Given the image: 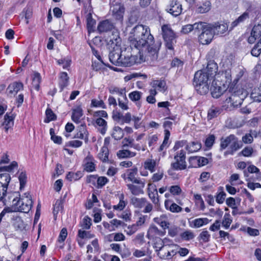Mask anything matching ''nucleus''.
Here are the masks:
<instances>
[{
    "label": "nucleus",
    "mask_w": 261,
    "mask_h": 261,
    "mask_svg": "<svg viewBox=\"0 0 261 261\" xmlns=\"http://www.w3.org/2000/svg\"><path fill=\"white\" fill-rule=\"evenodd\" d=\"M87 28L89 33L94 31L95 25L96 24L95 20L92 18L91 13L87 14L86 16Z\"/></svg>",
    "instance_id": "4c0bfd02"
},
{
    "label": "nucleus",
    "mask_w": 261,
    "mask_h": 261,
    "mask_svg": "<svg viewBox=\"0 0 261 261\" xmlns=\"http://www.w3.org/2000/svg\"><path fill=\"white\" fill-rule=\"evenodd\" d=\"M88 132L86 128L85 124H81L78 127V132L74 135V138H78L83 139L85 141V143H88Z\"/></svg>",
    "instance_id": "412c9836"
},
{
    "label": "nucleus",
    "mask_w": 261,
    "mask_h": 261,
    "mask_svg": "<svg viewBox=\"0 0 261 261\" xmlns=\"http://www.w3.org/2000/svg\"><path fill=\"white\" fill-rule=\"evenodd\" d=\"M77 237L81 239H91L94 237V235L90 233L89 231L79 229L78 231Z\"/></svg>",
    "instance_id": "5fc2aeb1"
},
{
    "label": "nucleus",
    "mask_w": 261,
    "mask_h": 261,
    "mask_svg": "<svg viewBox=\"0 0 261 261\" xmlns=\"http://www.w3.org/2000/svg\"><path fill=\"white\" fill-rule=\"evenodd\" d=\"M218 77H220V80L226 81V82L231 81V72L229 69L226 70L225 71L219 72L217 75Z\"/></svg>",
    "instance_id": "a18cd8bd"
},
{
    "label": "nucleus",
    "mask_w": 261,
    "mask_h": 261,
    "mask_svg": "<svg viewBox=\"0 0 261 261\" xmlns=\"http://www.w3.org/2000/svg\"><path fill=\"white\" fill-rule=\"evenodd\" d=\"M248 172L251 173H256V179L257 180H261V173H259V170L256 166L254 165H250L247 168Z\"/></svg>",
    "instance_id": "bf43d9fd"
},
{
    "label": "nucleus",
    "mask_w": 261,
    "mask_h": 261,
    "mask_svg": "<svg viewBox=\"0 0 261 261\" xmlns=\"http://www.w3.org/2000/svg\"><path fill=\"white\" fill-rule=\"evenodd\" d=\"M261 53V38L251 50V54L254 57H258Z\"/></svg>",
    "instance_id": "13d9d810"
},
{
    "label": "nucleus",
    "mask_w": 261,
    "mask_h": 261,
    "mask_svg": "<svg viewBox=\"0 0 261 261\" xmlns=\"http://www.w3.org/2000/svg\"><path fill=\"white\" fill-rule=\"evenodd\" d=\"M250 97L254 101H261V83L259 86H256L252 90Z\"/></svg>",
    "instance_id": "c85d7f7f"
},
{
    "label": "nucleus",
    "mask_w": 261,
    "mask_h": 261,
    "mask_svg": "<svg viewBox=\"0 0 261 261\" xmlns=\"http://www.w3.org/2000/svg\"><path fill=\"white\" fill-rule=\"evenodd\" d=\"M138 229V226L136 224L129 225L125 230L127 234L131 236L135 233Z\"/></svg>",
    "instance_id": "338daca9"
},
{
    "label": "nucleus",
    "mask_w": 261,
    "mask_h": 261,
    "mask_svg": "<svg viewBox=\"0 0 261 261\" xmlns=\"http://www.w3.org/2000/svg\"><path fill=\"white\" fill-rule=\"evenodd\" d=\"M201 148V143L198 141H193L187 144L186 149L189 152H194L198 151Z\"/></svg>",
    "instance_id": "473e14b6"
},
{
    "label": "nucleus",
    "mask_w": 261,
    "mask_h": 261,
    "mask_svg": "<svg viewBox=\"0 0 261 261\" xmlns=\"http://www.w3.org/2000/svg\"><path fill=\"white\" fill-rule=\"evenodd\" d=\"M14 117L13 115H9L6 114L4 116V122L3 125H5L4 128L6 132H8V129L11 128L14 125Z\"/></svg>",
    "instance_id": "72a5a7b5"
},
{
    "label": "nucleus",
    "mask_w": 261,
    "mask_h": 261,
    "mask_svg": "<svg viewBox=\"0 0 261 261\" xmlns=\"http://www.w3.org/2000/svg\"><path fill=\"white\" fill-rule=\"evenodd\" d=\"M213 25V32L214 34L222 35L228 30V25L226 23L220 24H216Z\"/></svg>",
    "instance_id": "c756f323"
},
{
    "label": "nucleus",
    "mask_w": 261,
    "mask_h": 261,
    "mask_svg": "<svg viewBox=\"0 0 261 261\" xmlns=\"http://www.w3.org/2000/svg\"><path fill=\"white\" fill-rule=\"evenodd\" d=\"M204 23V25L200 30L202 33L199 36V41L202 44H207L212 41L214 34L212 24L205 22Z\"/></svg>",
    "instance_id": "423d86ee"
},
{
    "label": "nucleus",
    "mask_w": 261,
    "mask_h": 261,
    "mask_svg": "<svg viewBox=\"0 0 261 261\" xmlns=\"http://www.w3.org/2000/svg\"><path fill=\"white\" fill-rule=\"evenodd\" d=\"M11 176L9 173L0 174V202L3 206L10 204L11 198L14 194L7 192Z\"/></svg>",
    "instance_id": "7ed1b4c3"
},
{
    "label": "nucleus",
    "mask_w": 261,
    "mask_h": 261,
    "mask_svg": "<svg viewBox=\"0 0 261 261\" xmlns=\"http://www.w3.org/2000/svg\"><path fill=\"white\" fill-rule=\"evenodd\" d=\"M227 90V85L223 83H212L211 88L212 96L218 98Z\"/></svg>",
    "instance_id": "9b49d317"
},
{
    "label": "nucleus",
    "mask_w": 261,
    "mask_h": 261,
    "mask_svg": "<svg viewBox=\"0 0 261 261\" xmlns=\"http://www.w3.org/2000/svg\"><path fill=\"white\" fill-rule=\"evenodd\" d=\"M121 48L113 49L109 54L110 61L116 66H121Z\"/></svg>",
    "instance_id": "ddd939ff"
},
{
    "label": "nucleus",
    "mask_w": 261,
    "mask_h": 261,
    "mask_svg": "<svg viewBox=\"0 0 261 261\" xmlns=\"http://www.w3.org/2000/svg\"><path fill=\"white\" fill-rule=\"evenodd\" d=\"M164 176V172L162 170H159L158 172L153 174L151 177L152 182H157L161 180Z\"/></svg>",
    "instance_id": "69168bd1"
},
{
    "label": "nucleus",
    "mask_w": 261,
    "mask_h": 261,
    "mask_svg": "<svg viewBox=\"0 0 261 261\" xmlns=\"http://www.w3.org/2000/svg\"><path fill=\"white\" fill-rule=\"evenodd\" d=\"M112 137L116 140L121 139L124 136L123 130L118 126H115L113 127Z\"/></svg>",
    "instance_id": "ea45409f"
},
{
    "label": "nucleus",
    "mask_w": 261,
    "mask_h": 261,
    "mask_svg": "<svg viewBox=\"0 0 261 261\" xmlns=\"http://www.w3.org/2000/svg\"><path fill=\"white\" fill-rule=\"evenodd\" d=\"M147 75L138 73H134L127 75L124 77V80L127 82L130 80H137L138 79L146 80Z\"/></svg>",
    "instance_id": "79ce46f5"
},
{
    "label": "nucleus",
    "mask_w": 261,
    "mask_h": 261,
    "mask_svg": "<svg viewBox=\"0 0 261 261\" xmlns=\"http://www.w3.org/2000/svg\"><path fill=\"white\" fill-rule=\"evenodd\" d=\"M153 220L155 223L159 224L164 230L169 227L170 223L167 221V216L165 215H162L160 217L155 218Z\"/></svg>",
    "instance_id": "7c9ffc66"
},
{
    "label": "nucleus",
    "mask_w": 261,
    "mask_h": 261,
    "mask_svg": "<svg viewBox=\"0 0 261 261\" xmlns=\"http://www.w3.org/2000/svg\"><path fill=\"white\" fill-rule=\"evenodd\" d=\"M27 175L25 172H21L18 177L20 182V189L21 190L25 186L27 182Z\"/></svg>",
    "instance_id": "680f3d73"
},
{
    "label": "nucleus",
    "mask_w": 261,
    "mask_h": 261,
    "mask_svg": "<svg viewBox=\"0 0 261 261\" xmlns=\"http://www.w3.org/2000/svg\"><path fill=\"white\" fill-rule=\"evenodd\" d=\"M13 194L11 199L12 198H13L12 202L10 201L11 203L9 205H11L15 211L23 213L29 212L31 210L33 205L32 200L30 199H20L17 196V195L19 196L18 193H14Z\"/></svg>",
    "instance_id": "20e7f679"
},
{
    "label": "nucleus",
    "mask_w": 261,
    "mask_h": 261,
    "mask_svg": "<svg viewBox=\"0 0 261 261\" xmlns=\"http://www.w3.org/2000/svg\"><path fill=\"white\" fill-rule=\"evenodd\" d=\"M107 42L110 49H116L121 48L120 46L121 40L117 32H113L112 33L111 35L108 38Z\"/></svg>",
    "instance_id": "f8f14e48"
},
{
    "label": "nucleus",
    "mask_w": 261,
    "mask_h": 261,
    "mask_svg": "<svg viewBox=\"0 0 261 261\" xmlns=\"http://www.w3.org/2000/svg\"><path fill=\"white\" fill-rule=\"evenodd\" d=\"M248 13L247 12L244 13L242 15L240 16L237 19L233 21L231 24V29L237 27L239 24L243 22L246 19L248 18Z\"/></svg>",
    "instance_id": "de8ad7c7"
},
{
    "label": "nucleus",
    "mask_w": 261,
    "mask_h": 261,
    "mask_svg": "<svg viewBox=\"0 0 261 261\" xmlns=\"http://www.w3.org/2000/svg\"><path fill=\"white\" fill-rule=\"evenodd\" d=\"M227 89L231 96L236 98L237 103L243 102L248 94L242 83H229L228 85L227 84Z\"/></svg>",
    "instance_id": "39448f33"
},
{
    "label": "nucleus",
    "mask_w": 261,
    "mask_h": 261,
    "mask_svg": "<svg viewBox=\"0 0 261 261\" xmlns=\"http://www.w3.org/2000/svg\"><path fill=\"white\" fill-rule=\"evenodd\" d=\"M13 225L16 230H22L24 228V224L20 217H16L13 220Z\"/></svg>",
    "instance_id": "8fccbe9b"
},
{
    "label": "nucleus",
    "mask_w": 261,
    "mask_h": 261,
    "mask_svg": "<svg viewBox=\"0 0 261 261\" xmlns=\"http://www.w3.org/2000/svg\"><path fill=\"white\" fill-rule=\"evenodd\" d=\"M83 110L80 107L72 110L71 116L72 120L75 123H79L80 122V119L83 116Z\"/></svg>",
    "instance_id": "c9c22d12"
},
{
    "label": "nucleus",
    "mask_w": 261,
    "mask_h": 261,
    "mask_svg": "<svg viewBox=\"0 0 261 261\" xmlns=\"http://www.w3.org/2000/svg\"><path fill=\"white\" fill-rule=\"evenodd\" d=\"M189 161L192 166L200 167L207 165L209 162L212 161V159L210 158L208 159L204 157L195 156L190 157Z\"/></svg>",
    "instance_id": "dca6fc26"
},
{
    "label": "nucleus",
    "mask_w": 261,
    "mask_h": 261,
    "mask_svg": "<svg viewBox=\"0 0 261 261\" xmlns=\"http://www.w3.org/2000/svg\"><path fill=\"white\" fill-rule=\"evenodd\" d=\"M236 98L230 96L229 97L226 98L225 101H224L222 106V109L226 111H230L233 108L237 107L242 103V102L237 103L236 102Z\"/></svg>",
    "instance_id": "a211bd4d"
},
{
    "label": "nucleus",
    "mask_w": 261,
    "mask_h": 261,
    "mask_svg": "<svg viewBox=\"0 0 261 261\" xmlns=\"http://www.w3.org/2000/svg\"><path fill=\"white\" fill-rule=\"evenodd\" d=\"M98 61H94L92 63V67L93 69L98 71L102 69L107 65L102 60H98Z\"/></svg>",
    "instance_id": "864d4df0"
},
{
    "label": "nucleus",
    "mask_w": 261,
    "mask_h": 261,
    "mask_svg": "<svg viewBox=\"0 0 261 261\" xmlns=\"http://www.w3.org/2000/svg\"><path fill=\"white\" fill-rule=\"evenodd\" d=\"M127 186L133 195H137L143 192L142 189L143 188L141 187V185H140V186H137L133 184H128Z\"/></svg>",
    "instance_id": "3c124183"
},
{
    "label": "nucleus",
    "mask_w": 261,
    "mask_h": 261,
    "mask_svg": "<svg viewBox=\"0 0 261 261\" xmlns=\"http://www.w3.org/2000/svg\"><path fill=\"white\" fill-rule=\"evenodd\" d=\"M208 222L207 218H198L195 219L193 221L194 227L198 228L202 226L204 224H206Z\"/></svg>",
    "instance_id": "6e6d98bb"
},
{
    "label": "nucleus",
    "mask_w": 261,
    "mask_h": 261,
    "mask_svg": "<svg viewBox=\"0 0 261 261\" xmlns=\"http://www.w3.org/2000/svg\"><path fill=\"white\" fill-rule=\"evenodd\" d=\"M97 180V187L101 188L108 181L109 179L105 176L97 177V175H90L88 178V182H91Z\"/></svg>",
    "instance_id": "bb28decb"
},
{
    "label": "nucleus",
    "mask_w": 261,
    "mask_h": 261,
    "mask_svg": "<svg viewBox=\"0 0 261 261\" xmlns=\"http://www.w3.org/2000/svg\"><path fill=\"white\" fill-rule=\"evenodd\" d=\"M59 65H62L64 69H67L70 65L71 60L69 57L64 58L57 61Z\"/></svg>",
    "instance_id": "4d7b16f0"
},
{
    "label": "nucleus",
    "mask_w": 261,
    "mask_h": 261,
    "mask_svg": "<svg viewBox=\"0 0 261 261\" xmlns=\"http://www.w3.org/2000/svg\"><path fill=\"white\" fill-rule=\"evenodd\" d=\"M95 122L97 125L101 127V128L100 129V132L101 134L104 135L107 128V121L102 118L99 117L96 119Z\"/></svg>",
    "instance_id": "09e8293b"
},
{
    "label": "nucleus",
    "mask_w": 261,
    "mask_h": 261,
    "mask_svg": "<svg viewBox=\"0 0 261 261\" xmlns=\"http://www.w3.org/2000/svg\"><path fill=\"white\" fill-rule=\"evenodd\" d=\"M147 199L145 198H139L134 197L132 199V203L135 207L138 208H142L146 204Z\"/></svg>",
    "instance_id": "a19ab883"
},
{
    "label": "nucleus",
    "mask_w": 261,
    "mask_h": 261,
    "mask_svg": "<svg viewBox=\"0 0 261 261\" xmlns=\"http://www.w3.org/2000/svg\"><path fill=\"white\" fill-rule=\"evenodd\" d=\"M148 186V194L149 198L154 204L158 205L159 203V199L155 186L149 184Z\"/></svg>",
    "instance_id": "aec40b11"
},
{
    "label": "nucleus",
    "mask_w": 261,
    "mask_h": 261,
    "mask_svg": "<svg viewBox=\"0 0 261 261\" xmlns=\"http://www.w3.org/2000/svg\"><path fill=\"white\" fill-rule=\"evenodd\" d=\"M114 25L112 22L107 19L99 22L97 26V30L101 33L111 31Z\"/></svg>",
    "instance_id": "4be33fe9"
},
{
    "label": "nucleus",
    "mask_w": 261,
    "mask_h": 261,
    "mask_svg": "<svg viewBox=\"0 0 261 261\" xmlns=\"http://www.w3.org/2000/svg\"><path fill=\"white\" fill-rule=\"evenodd\" d=\"M162 31L167 48L169 49H172L173 44L175 38L174 33L168 24L163 25L162 27Z\"/></svg>",
    "instance_id": "0eeeda50"
},
{
    "label": "nucleus",
    "mask_w": 261,
    "mask_h": 261,
    "mask_svg": "<svg viewBox=\"0 0 261 261\" xmlns=\"http://www.w3.org/2000/svg\"><path fill=\"white\" fill-rule=\"evenodd\" d=\"M156 161L152 159H147L144 162V168L148 170L151 173L155 171V167L156 166Z\"/></svg>",
    "instance_id": "c03bdc74"
},
{
    "label": "nucleus",
    "mask_w": 261,
    "mask_h": 261,
    "mask_svg": "<svg viewBox=\"0 0 261 261\" xmlns=\"http://www.w3.org/2000/svg\"><path fill=\"white\" fill-rule=\"evenodd\" d=\"M92 225L91 219L88 216H85L83 219L81 226L83 229H89Z\"/></svg>",
    "instance_id": "052dcab7"
},
{
    "label": "nucleus",
    "mask_w": 261,
    "mask_h": 261,
    "mask_svg": "<svg viewBox=\"0 0 261 261\" xmlns=\"http://www.w3.org/2000/svg\"><path fill=\"white\" fill-rule=\"evenodd\" d=\"M129 46L121 51V66H130L146 60L157 59L160 44L154 43L150 29L142 24L135 26L129 36Z\"/></svg>",
    "instance_id": "f257e3e1"
},
{
    "label": "nucleus",
    "mask_w": 261,
    "mask_h": 261,
    "mask_svg": "<svg viewBox=\"0 0 261 261\" xmlns=\"http://www.w3.org/2000/svg\"><path fill=\"white\" fill-rule=\"evenodd\" d=\"M94 160L93 157L90 154H88L86 156L84 160V169L86 171L92 172L95 170V165L93 162Z\"/></svg>",
    "instance_id": "393cba45"
},
{
    "label": "nucleus",
    "mask_w": 261,
    "mask_h": 261,
    "mask_svg": "<svg viewBox=\"0 0 261 261\" xmlns=\"http://www.w3.org/2000/svg\"><path fill=\"white\" fill-rule=\"evenodd\" d=\"M113 17L118 20L122 21L123 17L124 9L119 3V1L113 2L111 6Z\"/></svg>",
    "instance_id": "9d476101"
},
{
    "label": "nucleus",
    "mask_w": 261,
    "mask_h": 261,
    "mask_svg": "<svg viewBox=\"0 0 261 261\" xmlns=\"http://www.w3.org/2000/svg\"><path fill=\"white\" fill-rule=\"evenodd\" d=\"M261 38V22L255 24L252 28L250 36L248 38V42L250 44L254 43L257 39Z\"/></svg>",
    "instance_id": "4468645a"
},
{
    "label": "nucleus",
    "mask_w": 261,
    "mask_h": 261,
    "mask_svg": "<svg viewBox=\"0 0 261 261\" xmlns=\"http://www.w3.org/2000/svg\"><path fill=\"white\" fill-rule=\"evenodd\" d=\"M180 237L183 240L190 241L195 237V235L192 231L186 230L181 233Z\"/></svg>",
    "instance_id": "603ef678"
},
{
    "label": "nucleus",
    "mask_w": 261,
    "mask_h": 261,
    "mask_svg": "<svg viewBox=\"0 0 261 261\" xmlns=\"http://www.w3.org/2000/svg\"><path fill=\"white\" fill-rule=\"evenodd\" d=\"M142 94V92L138 91H135L130 93L128 96L130 100L133 101H136L139 100L141 98Z\"/></svg>",
    "instance_id": "0e129e2a"
},
{
    "label": "nucleus",
    "mask_w": 261,
    "mask_h": 261,
    "mask_svg": "<svg viewBox=\"0 0 261 261\" xmlns=\"http://www.w3.org/2000/svg\"><path fill=\"white\" fill-rule=\"evenodd\" d=\"M213 81L204 71L199 70L194 75V82H208Z\"/></svg>",
    "instance_id": "a878e982"
},
{
    "label": "nucleus",
    "mask_w": 261,
    "mask_h": 261,
    "mask_svg": "<svg viewBox=\"0 0 261 261\" xmlns=\"http://www.w3.org/2000/svg\"><path fill=\"white\" fill-rule=\"evenodd\" d=\"M22 89V83H11L7 88V90L9 93L15 94Z\"/></svg>",
    "instance_id": "2f4dec72"
},
{
    "label": "nucleus",
    "mask_w": 261,
    "mask_h": 261,
    "mask_svg": "<svg viewBox=\"0 0 261 261\" xmlns=\"http://www.w3.org/2000/svg\"><path fill=\"white\" fill-rule=\"evenodd\" d=\"M222 111V109L221 108L212 106L208 110L207 119L211 120L217 117L221 113Z\"/></svg>",
    "instance_id": "cd10ccee"
},
{
    "label": "nucleus",
    "mask_w": 261,
    "mask_h": 261,
    "mask_svg": "<svg viewBox=\"0 0 261 261\" xmlns=\"http://www.w3.org/2000/svg\"><path fill=\"white\" fill-rule=\"evenodd\" d=\"M203 25H204L203 22H196L193 24H188L184 25L181 30V33L184 34H187L191 32L192 31H194L195 32L199 33L202 28Z\"/></svg>",
    "instance_id": "2eb2a0df"
},
{
    "label": "nucleus",
    "mask_w": 261,
    "mask_h": 261,
    "mask_svg": "<svg viewBox=\"0 0 261 261\" xmlns=\"http://www.w3.org/2000/svg\"><path fill=\"white\" fill-rule=\"evenodd\" d=\"M211 7L210 2L205 1L197 6L196 11L200 13H206L211 9Z\"/></svg>",
    "instance_id": "f704fd0d"
},
{
    "label": "nucleus",
    "mask_w": 261,
    "mask_h": 261,
    "mask_svg": "<svg viewBox=\"0 0 261 261\" xmlns=\"http://www.w3.org/2000/svg\"><path fill=\"white\" fill-rule=\"evenodd\" d=\"M166 11L174 16L179 15L182 11V4L180 0H172L167 6Z\"/></svg>",
    "instance_id": "1a4fd4ad"
},
{
    "label": "nucleus",
    "mask_w": 261,
    "mask_h": 261,
    "mask_svg": "<svg viewBox=\"0 0 261 261\" xmlns=\"http://www.w3.org/2000/svg\"><path fill=\"white\" fill-rule=\"evenodd\" d=\"M138 169L137 167L128 169L127 170V179L133 183L141 185V187L144 188L145 187V182L136 177Z\"/></svg>",
    "instance_id": "f3484780"
},
{
    "label": "nucleus",
    "mask_w": 261,
    "mask_h": 261,
    "mask_svg": "<svg viewBox=\"0 0 261 261\" xmlns=\"http://www.w3.org/2000/svg\"><path fill=\"white\" fill-rule=\"evenodd\" d=\"M194 85L196 91L201 95L207 93L210 90V85L208 83H195Z\"/></svg>",
    "instance_id": "b1692460"
},
{
    "label": "nucleus",
    "mask_w": 261,
    "mask_h": 261,
    "mask_svg": "<svg viewBox=\"0 0 261 261\" xmlns=\"http://www.w3.org/2000/svg\"><path fill=\"white\" fill-rule=\"evenodd\" d=\"M83 144V142L79 140H72L67 142L65 146L67 147H72L77 148L81 147Z\"/></svg>",
    "instance_id": "774afa93"
},
{
    "label": "nucleus",
    "mask_w": 261,
    "mask_h": 261,
    "mask_svg": "<svg viewBox=\"0 0 261 261\" xmlns=\"http://www.w3.org/2000/svg\"><path fill=\"white\" fill-rule=\"evenodd\" d=\"M165 232V231L161 230L154 225H152L148 230L147 236L149 239H151L156 236H163Z\"/></svg>",
    "instance_id": "5701e85b"
},
{
    "label": "nucleus",
    "mask_w": 261,
    "mask_h": 261,
    "mask_svg": "<svg viewBox=\"0 0 261 261\" xmlns=\"http://www.w3.org/2000/svg\"><path fill=\"white\" fill-rule=\"evenodd\" d=\"M230 215L228 213L225 214L222 221V225L225 228L227 229L230 226L232 222V220L230 219Z\"/></svg>",
    "instance_id": "e2e57ef3"
},
{
    "label": "nucleus",
    "mask_w": 261,
    "mask_h": 261,
    "mask_svg": "<svg viewBox=\"0 0 261 261\" xmlns=\"http://www.w3.org/2000/svg\"><path fill=\"white\" fill-rule=\"evenodd\" d=\"M136 155V153L130 151L127 149L120 150L117 152V156L119 159H124L134 157Z\"/></svg>",
    "instance_id": "e433bc0d"
},
{
    "label": "nucleus",
    "mask_w": 261,
    "mask_h": 261,
    "mask_svg": "<svg viewBox=\"0 0 261 261\" xmlns=\"http://www.w3.org/2000/svg\"><path fill=\"white\" fill-rule=\"evenodd\" d=\"M165 206L166 209L169 210L172 213H178L181 211L182 208L175 203H171L170 201L166 200Z\"/></svg>",
    "instance_id": "58836bf2"
},
{
    "label": "nucleus",
    "mask_w": 261,
    "mask_h": 261,
    "mask_svg": "<svg viewBox=\"0 0 261 261\" xmlns=\"http://www.w3.org/2000/svg\"><path fill=\"white\" fill-rule=\"evenodd\" d=\"M46 118L44 120L45 123H48L51 121H55L57 119L56 115L53 112L52 110L48 108L45 111Z\"/></svg>",
    "instance_id": "49530a36"
},
{
    "label": "nucleus",
    "mask_w": 261,
    "mask_h": 261,
    "mask_svg": "<svg viewBox=\"0 0 261 261\" xmlns=\"http://www.w3.org/2000/svg\"><path fill=\"white\" fill-rule=\"evenodd\" d=\"M218 67L217 64L214 61H210L204 71L208 74L210 79H212L213 82L214 81L215 76L217 75L216 73L218 71Z\"/></svg>",
    "instance_id": "6ab92c4d"
},
{
    "label": "nucleus",
    "mask_w": 261,
    "mask_h": 261,
    "mask_svg": "<svg viewBox=\"0 0 261 261\" xmlns=\"http://www.w3.org/2000/svg\"><path fill=\"white\" fill-rule=\"evenodd\" d=\"M175 162L171 164V168L175 170H184L187 167L186 152L184 150L177 151L174 157Z\"/></svg>",
    "instance_id": "6e6552de"
},
{
    "label": "nucleus",
    "mask_w": 261,
    "mask_h": 261,
    "mask_svg": "<svg viewBox=\"0 0 261 261\" xmlns=\"http://www.w3.org/2000/svg\"><path fill=\"white\" fill-rule=\"evenodd\" d=\"M220 141V151H222L227 147H229V149L224 152V155L228 154H233L234 152L241 148L243 146L242 143L239 141L234 135H230L225 138H222Z\"/></svg>",
    "instance_id": "f03ea898"
},
{
    "label": "nucleus",
    "mask_w": 261,
    "mask_h": 261,
    "mask_svg": "<svg viewBox=\"0 0 261 261\" xmlns=\"http://www.w3.org/2000/svg\"><path fill=\"white\" fill-rule=\"evenodd\" d=\"M109 149L106 147H102L100 152L98 154V158L102 162H107L108 161Z\"/></svg>",
    "instance_id": "37998d69"
}]
</instances>
